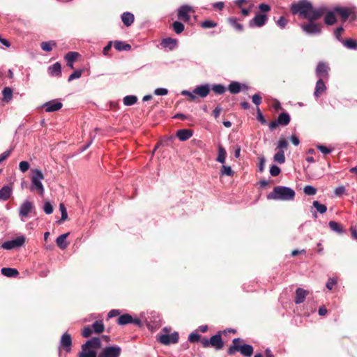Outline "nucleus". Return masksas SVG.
<instances>
[{
  "mask_svg": "<svg viewBox=\"0 0 357 357\" xmlns=\"http://www.w3.org/2000/svg\"><path fill=\"white\" fill-rule=\"evenodd\" d=\"M291 10L294 15L299 14L301 17L307 20H318L326 12V8L323 6L314 8L307 0H301L292 4Z\"/></svg>",
  "mask_w": 357,
  "mask_h": 357,
  "instance_id": "nucleus-1",
  "label": "nucleus"
},
{
  "mask_svg": "<svg viewBox=\"0 0 357 357\" xmlns=\"http://www.w3.org/2000/svg\"><path fill=\"white\" fill-rule=\"evenodd\" d=\"M295 191L289 187L276 186L268 195V199L291 201L294 199Z\"/></svg>",
  "mask_w": 357,
  "mask_h": 357,
  "instance_id": "nucleus-2",
  "label": "nucleus"
},
{
  "mask_svg": "<svg viewBox=\"0 0 357 357\" xmlns=\"http://www.w3.org/2000/svg\"><path fill=\"white\" fill-rule=\"evenodd\" d=\"M100 347V339L98 337H92L81 346L82 351L77 357H97L96 350Z\"/></svg>",
  "mask_w": 357,
  "mask_h": 357,
  "instance_id": "nucleus-3",
  "label": "nucleus"
},
{
  "mask_svg": "<svg viewBox=\"0 0 357 357\" xmlns=\"http://www.w3.org/2000/svg\"><path fill=\"white\" fill-rule=\"evenodd\" d=\"M171 331V328H168L165 327L162 329V332L165 333V334H158L157 335V340L164 344L169 345L170 344H176L178 342L179 335L178 332H174L171 335L168 334Z\"/></svg>",
  "mask_w": 357,
  "mask_h": 357,
  "instance_id": "nucleus-4",
  "label": "nucleus"
},
{
  "mask_svg": "<svg viewBox=\"0 0 357 357\" xmlns=\"http://www.w3.org/2000/svg\"><path fill=\"white\" fill-rule=\"evenodd\" d=\"M33 174L31 190H36L40 195H43L45 190L41 183V180L44 178L43 174L40 170L37 169L33 170Z\"/></svg>",
  "mask_w": 357,
  "mask_h": 357,
  "instance_id": "nucleus-5",
  "label": "nucleus"
},
{
  "mask_svg": "<svg viewBox=\"0 0 357 357\" xmlns=\"http://www.w3.org/2000/svg\"><path fill=\"white\" fill-rule=\"evenodd\" d=\"M307 24H303L301 25L303 31L307 34H318L321 33V26L319 24H316L314 22L316 20H308Z\"/></svg>",
  "mask_w": 357,
  "mask_h": 357,
  "instance_id": "nucleus-6",
  "label": "nucleus"
},
{
  "mask_svg": "<svg viewBox=\"0 0 357 357\" xmlns=\"http://www.w3.org/2000/svg\"><path fill=\"white\" fill-rule=\"evenodd\" d=\"M268 17L265 13L257 12L255 17L250 20L249 26L250 28L261 27L267 22Z\"/></svg>",
  "mask_w": 357,
  "mask_h": 357,
  "instance_id": "nucleus-7",
  "label": "nucleus"
},
{
  "mask_svg": "<svg viewBox=\"0 0 357 357\" xmlns=\"http://www.w3.org/2000/svg\"><path fill=\"white\" fill-rule=\"evenodd\" d=\"M121 349L119 346L106 347L97 357H119Z\"/></svg>",
  "mask_w": 357,
  "mask_h": 357,
  "instance_id": "nucleus-8",
  "label": "nucleus"
},
{
  "mask_svg": "<svg viewBox=\"0 0 357 357\" xmlns=\"http://www.w3.org/2000/svg\"><path fill=\"white\" fill-rule=\"evenodd\" d=\"M117 324L121 326H124L128 324H133L138 326H142V321L138 318H132L129 314H124L120 316L117 319Z\"/></svg>",
  "mask_w": 357,
  "mask_h": 357,
  "instance_id": "nucleus-9",
  "label": "nucleus"
},
{
  "mask_svg": "<svg viewBox=\"0 0 357 357\" xmlns=\"http://www.w3.org/2000/svg\"><path fill=\"white\" fill-rule=\"evenodd\" d=\"M328 71V66L324 62H319L316 68L315 73L319 79L328 80L329 77Z\"/></svg>",
  "mask_w": 357,
  "mask_h": 357,
  "instance_id": "nucleus-10",
  "label": "nucleus"
},
{
  "mask_svg": "<svg viewBox=\"0 0 357 357\" xmlns=\"http://www.w3.org/2000/svg\"><path fill=\"white\" fill-rule=\"evenodd\" d=\"M25 242L24 236H19L13 240L8 241L2 244V248L6 250H11L15 248L21 247Z\"/></svg>",
  "mask_w": 357,
  "mask_h": 357,
  "instance_id": "nucleus-11",
  "label": "nucleus"
},
{
  "mask_svg": "<svg viewBox=\"0 0 357 357\" xmlns=\"http://www.w3.org/2000/svg\"><path fill=\"white\" fill-rule=\"evenodd\" d=\"M239 338H235L233 340L232 345H231L227 350V354L229 355H233L236 351H240L242 355L245 356V344L239 346Z\"/></svg>",
  "mask_w": 357,
  "mask_h": 357,
  "instance_id": "nucleus-12",
  "label": "nucleus"
},
{
  "mask_svg": "<svg viewBox=\"0 0 357 357\" xmlns=\"http://www.w3.org/2000/svg\"><path fill=\"white\" fill-rule=\"evenodd\" d=\"M227 331H219L216 335L210 338V345L217 350L222 349L224 347V342L221 337V333H226Z\"/></svg>",
  "mask_w": 357,
  "mask_h": 357,
  "instance_id": "nucleus-13",
  "label": "nucleus"
},
{
  "mask_svg": "<svg viewBox=\"0 0 357 357\" xmlns=\"http://www.w3.org/2000/svg\"><path fill=\"white\" fill-rule=\"evenodd\" d=\"M60 344L61 347H62L66 352H70L72 347L71 335L68 333H63L61 337Z\"/></svg>",
  "mask_w": 357,
  "mask_h": 357,
  "instance_id": "nucleus-14",
  "label": "nucleus"
},
{
  "mask_svg": "<svg viewBox=\"0 0 357 357\" xmlns=\"http://www.w3.org/2000/svg\"><path fill=\"white\" fill-rule=\"evenodd\" d=\"M33 208V203L29 201H25L20 207L19 215L22 218L26 217Z\"/></svg>",
  "mask_w": 357,
  "mask_h": 357,
  "instance_id": "nucleus-15",
  "label": "nucleus"
},
{
  "mask_svg": "<svg viewBox=\"0 0 357 357\" xmlns=\"http://www.w3.org/2000/svg\"><path fill=\"white\" fill-rule=\"evenodd\" d=\"M63 104L60 102L50 101L43 105V108L46 112H53L61 109Z\"/></svg>",
  "mask_w": 357,
  "mask_h": 357,
  "instance_id": "nucleus-16",
  "label": "nucleus"
},
{
  "mask_svg": "<svg viewBox=\"0 0 357 357\" xmlns=\"http://www.w3.org/2000/svg\"><path fill=\"white\" fill-rule=\"evenodd\" d=\"M192 11V8L189 6H182L180 7L178 11V17L185 22H188L190 20L188 13Z\"/></svg>",
  "mask_w": 357,
  "mask_h": 357,
  "instance_id": "nucleus-17",
  "label": "nucleus"
},
{
  "mask_svg": "<svg viewBox=\"0 0 357 357\" xmlns=\"http://www.w3.org/2000/svg\"><path fill=\"white\" fill-rule=\"evenodd\" d=\"M192 135L193 131L190 129L178 130L176 133V136L182 142L188 140Z\"/></svg>",
  "mask_w": 357,
  "mask_h": 357,
  "instance_id": "nucleus-18",
  "label": "nucleus"
},
{
  "mask_svg": "<svg viewBox=\"0 0 357 357\" xmlns=\"http://www.w3.org/2000/svg\"><path fill=\"white\" fill-rule=\"evenodd\" d=\"M325 79H319L316 83L314 95L316 98L321 96L326 90V86L324 83Z\"/></svg>",
  "mask_w": 357,
  "mask_h": 357,
  "instance_id": "nucleus-19",
  "label": "nucleus"
},
{
  "mask_svg": "<svg viewBox=\"0 0 357 357\" xmlns=\"http://www.w3.org/2000/svg\"><path fill=\"white\" fill-rule=\"evenodd\" d=\"M209 92L210 86L208 84L198 86L194 89V93L202 98L206 97Z\"/></svg>",
  "mask_w": 357,
  "mask_h": 357,
  "instance_id": "nucleus-20",
  "label": "nucleus"
},
{
  "mask_svg": "<svg viewBox=\"0 0 357 357\" xmlns=\"http://www.w3.org/2000/svg\"><path fill=\"white\" fill-rule=\"evenodd\" d=\"M161 45L169 50H173L177 46V40L172 38H164L161 41Z\"/></svg>",
  "mask_w": 357,
  "mask_h": 357,
  "instance_id": "nucleus-21",
  "label": "nucleus"
},
{
  "mask_svg": "<svg viewBox=\"0 0 357 357\" xmlns=\"http://www.w3.org/2000/svg\"><path fill=\"white\" fill-rule=\"evenodd\" d=\"M12 188L9 185H4L0 189V200L7 201L11 196Z\"/></svg>",
  "mask_w": 357,
  "mask_h": 357,
  "instance_id": "nucleus-22",
  "label": "nucleus"
},
{
  "mask_svg": "<svg viewBox=\"0 0 357 357\" xmlns=\"http://www.w3.org/2000/svg\"><path fill=\"white\" fill-rule=\"evenodd\" d=\"M307 295V291L302 288H298L296 290V297H295V303L296 304H300L304 302L306 296Z\"/></svg>",
  "mask_w": 357,
  "mask_h": 357,
  "instance_id": "nucleus-23",
  "label": "nucleus"
},
{
  "mask_svg": "<svg viewBox=\"0 0 357 357\" xmlns=\"http://www.w3.org/2000/svg\"><path fill=\"white\" fill-rule=\"evenodd\" d=\"M334 12L337 13L344 22L348 19L351 14V10L347 8L337 7L334 8Z\"/></svg>",
  "mask_w": 357,
  "mask_h": 357,
  "instance_id": "nucleus-24",
  "label": "nucleus"
},
{
  "mask_svg": "<svg viewBox=\"0 0 357 357\" xmlns=\"http://www.w3.org/2000/svg\"><path fill=\"white\" fill-rule=\"evenodd\" d=\"M68 235L69 233L61 234L59 236H58L56 240L57 246L61 250L66 249L68 245V243L66 242V238L68 236Z\"/></svg>",
  "mask_w": 357,
  "mask_h": 357,
  "instance_id": "nucleus-25",
  "label": "nucleus"
},
{
  "mask_svg": "<svg viewBox=\"0 0 357 357\" xmlns=\"http://www.w3.org/2000/svg\"><path fill=\"white\" fill-rule=\"evenodd\" d=\"M48 72L52 76L60 77L61 75V66L59 62L48 68Z\"/></svg>",
  "mask_w": 357,
  "mask_h": 357,
  "instance_id": "nucleus-26",
  "label": "nucleus"
},
{
  "mask_svg": "<svg viewBox=\"0 0 357 357\" xmlns=\"http://www.w3.org/2000/svg\"><path fill=\"white\" fill-rule=\"evenodd\" d=\"M134 20V15L131 13L126 12L121 15V20L126 26H130L133 23Z\"/></svg>",
  "mask_w": 357,
  "mask_h": 357,
  "instance_id": "nucleus-27",
  "label": "nucleus"
},
{
  "mask_svg": "<svg viewBox=\"0 0 357 357\" xmlns=\"http://www.w3.org/2000/svg\"><path fill=\"white\" fill-rule=\"evenodd\" d=\"M1 272L2 275L8 278H15L19 275L18 271L13 268H3Z\"/></svg>",
  "mask_w": 357,
  "mask_h": 357,
  "instance_id": "nucleus-28",
  "label": "nucleus"
},
{
  "mask_svg": "<svg viewBox=\"0 0 357 357\" xmlns=\"http://www.w3.org/2000/svg\"><path fill=\"white\" fill-rule=\"evenodd\" d=\"M91 328L94 333L100 334L105 330V326L102 320H97L93 323Z\"/></svg>",
  "mask_w": 357,
  "mask_h": 357,
  "instance_id": "nucleus-29",
  "label": "nucleus"
},
{
  "mask_svg": "<svg viewBox=\"0 0 357 357\" xmlns=\"http://www.w3.org/2000/svg\"><path fill=\"white\" fill-rule=\"evenodd\" d=\"M114 48L118 51H129L131 45L122 41L116 40L114 43Z\"/></svg>",
  "mask_w": 357,
  "mask_h": 357,
  "instance_id": "nucleus-30",
  "label": "nucleus"
},
{
  "mask_svg": "<svg viewBox=\"0 0 357 357\" xmlns=\"http://www.w3.org/2000/svg\"><path fill=\"white\" fill-rule=\"evenodd\" d=\"M278 123L281 126H287L290 122V116L289 114L283 112L279 114L278 117Z\"/></svg>",
  "mask_w": 357,
  "mask_h": 357,
  "instance_id": "nucleus-31",
  "label": "nucleus"
},
{
  "mask_svg": "<svg viewBox=\"0 0 357 357\" xmlns=\"http://www.w3.org/2000/svg\"><path fill=\"white\" fill-rule=\"evenodd\" d=\"M328 225L331 229L336 233L343 234L344 232L342 226L335 221H330Z\"/></svg>",
  "mask_w": 357,
  "mask_h": 357,
  "instance_id": "nucleus-32",
  "label": "nucleus"
},
{
  "mask_svg": "<svg viewBox=\"0 0 357 357\" xmlns=\"http://www.w3.org/2000/svg\"><path fill=\"white\" fill-rule=\"evenodd\" d=\"M228 21L231 26H232L236 31L242 32L243 31V25L238 22L236 17H229Z\"/></svg>",
  "mask_w": 357,
  "mask_h": 357,
  "instance_id": "nucleus-33",
  "label": "nucleus"
},
{
  "mask_svg": "<svg viewBox=\"0 0 357 357\" xmlns=\"http://www.w3.org/2000/svg\"><path fill=\"white\" fill-rule=\"evenodd\" d=\"M226 156L227 152L225 149L222 146H219L218 155L216 160L222 164H224L225 162Z\"/></svg>",
  "mask_w": 357,
  "mask_h": 357,
  "instance_id": "nucleus-34",
  "label": "nucleus"
},
{
  "mask_svg": "<svg viewBox=\"0 0 357 357\" xmlns=\"http://www.w3.org/2000/svg\"><path fill=\"white\" fill-rule=\"evenodd\" d=\"M229 91L231 93L236 94L241 91V86L238 82H232L228 87Z\"/></svg>",
  "mask_w": 357,
  "mask_h": 357,
  "instance_id": "nucleus-35",
  "label": "nucleus"
},
{
  "mask_svg": "<svg viewBox=\"0 0 357 357\" xmlns=\"http://www.w3.org/2000/svg\"><path fill=\"white\" fill-rule=\"evenodd\" d=\"M334 10L333 12L328 13L324 18V22L328 25H332L335 23L336 18L335 16Z\"/></svg>",
  "mask_w": 357,
  "mask_h": 357,
  "instance_id": "nucleus-36",
  "label": "nucleus"
},
{
  "mask_svg": "<svg viewBox=\"0 0 357 357\" xmlns=\"http://www.w3.org/2000/svg\"><path fill=\"white\" fill-rule=\"evenodd\" d=\"M3 96V100L6 102H9L13 97V90L10 87H5L2 91Z\"/></svg>",
  "mask_w": 357,
  "mask_h": 357,
  "instance_id": "nucleus-37",
  "label": "nucleus"
},
{
  "mask_svg": "<svg viewBox=\"0 0 357 357\" xmlns=\"http://www.w3.org/2000/svg\"><path fill=\"white\" fill-rule=\"evenodd\" d=\"M342 44L351 50H356L357 49V41L353 39H347L345 40H342Z\"/></svg>",
  "mask_w": 357,
  "mask_h": 357,
  "instance_id": "nucleus-38",
  "label": "nucleus"
},
{
  "mask_svg": "<svg viewBox=\"0 0 357 357\" xmlns=\"http://www.w3.org/2000/svg\"><path fill=\"white\" fill-rule=\"evenodd\" d=\"M56 44L54 41H47V42H43L40 44L41 49L43 51L50 52L52 50V47L54 46H56Z\"/></svg>",
  "mask_w": 357,
  "mask_h": 357,
  "instance_id": "nucleus-39",
  "label": "nucleus"
},
{
  "mask_svg": "<svg viewBox=\"0 0 357 357\" xmlns=\"http://www.w3.org/2000/svg\"><path fill=\"white\" fill-rule=\"evenodd\" d=\"M274 160L280 164L285 162L284 152L283 150H279L274 155Z\"/></svg>",
  "mask_w": 357,
  "mask_h": 357,
  "instance_id": "nucleus-40",
  "label": "nucleus"
},
{
  "mask_svg": "<svg viewBox=\"0 0 357 357\" xmlns=\"http://www.w3.org/2000/svg\"><path fill=\"white\" fill-rule=\"evenodd\" d=\"M137 98L135 96H126L123 98V103L126 106H130L136 103Z\"/></svg>",
  "mask_w": 357,
  "mask_h": 357,
  "instance_id": "nucleus-41",
  "label": "nucleus"
},
{
  "mask_svg": "<svg viewBox=\"0 0 357 357\" xmlns=\"http://www.w3.org/2000/svg\"><path fill=\"white\" fill-rule=\"evenodd\" d=\"M312 204H313V206L321 214L326 213L327 211V207L324 204L319 203L318 201H314Z\"/></svg>",
  "mask_w": 357,
  "mask_h": 357,
  "instance_id": "nucleus-42",
  "label": "nucleus"
},
{
  "mask_svg": "<svg viewBox=\"0 0 357 357\" xmlns=\"http://www.w3.org/2000/svg\"><path fill=\"white\" fill-rule=\"evenodd\" d=\"M221 176H231L234 174V172L231 169L230 166L228 165H222L220 169Z\"/></svg>",
  "mask_w": 357,
  "mask_h": 357,
  "instance_id": "nucleus-43",
  "label": "nucleus"
},
{
  "mask_svg": "<svg viewBox=\"0 0 357 357\" xmlns=\"http://www.w3.org/2000/svg\"><path fill=\"white\" fill-rule=\"evenodd\" d=\"M79 53L75 52H69L65 55V59L67 62H74L79 56Z\"/></svg>",
  "mask_w": 357,
  "mask_h": 357,
  "instance_id": "nucleus-44",
  "label": "nucleus"
},
{
  "mask_svg": "<svg viewBox=\"0 0 357 357\" xmlns=\"http://www.w3.org/2000/svg\"><path fill=\"white\" fill-rule=\"evenodd\" d=\"M174 31L177 33L179 34L182 33L184 30V25L178 21H176L172 24Z\"/></svg>",
  "mask_w": 357,
  "mask_h": 357,
  "instance_id": "nucleus-45",
  "label": "nucleus"
},
{
  "mask_svg": "<svg viewBox=\"0 0 357 357\" xmlns=\"http://www.w3.org/2000/svg\"><path fill=\"white\" fill-rule=\"evenodd\" d=\"M59 210L61 213V218L59 222H61L62 221H65L68 218V213H67V211H66L64 204L61 203L59 204Z\"/></svg>",
  "mask_w": 357,
  "mask_h": 357,
  "instance_id": "nucleus-46",
  "label": "nucleus"
},
{
  "mask_svg": "<svg viewBox=\"0 0 357 357\" xmlns=\"http://www.w3.org/2000/svg\"><path fill=\"white\" fill-rule=\"evenodd\" d=\"M212 90L218 95L223 94L226 91V88L222 84H216L212 87Z\"/></svg>",
  "mask_w": 357,
  "mask_h": 357,
  "instance_id": "nucleus-47",
  "label": "nucleus"
},
{
  "mask_svg": "<svg viewBox=\"0 0 357 357\" xmlns=\"http://www.w3.org/2000/svg\"><path fill=\"white\" fill-rule=\"evenodd\" d=\"M303 192L307 195H314L317 193V189L312 185L304 187Z\"/></svg>",
  "mask_w": 357,
  "mask_h": 357,
  "instance_id": "nucleus-48",
  "label": "nucleus"
},
{
  "mask_svg": "<svg viewBox=\"0 0 357 357\" xmlns=\"http://www.w3.org/2000/svg\"><path fill=\"white\" fill-rule=\"evenodd\" d=\"M201 26L204 29H210L216 26L217 24L211 20H205L202 22Z\"/></svg>",
  "mask_w": 357,
  "mask_h": 357,
  "instance_id": "nucleus-49",
  "label": "nucleus"
},
{
  "mask_svg": "<svg viewBox=\"0 0 357 357\" xmlns=\"http://www.w3.org/2000/svg\"><path fill=\"white\" fill-rule=\"evenodd\" d=\"M83 70H75L74 73H73L68 77V81L71 82L72 80L75 79H78L82 76Z\"/></svg>",
  "mask_w": 357,
  "mask_h": 357,
  "instance_id": "nucleus-50",
  "label": "nucleus"
},
{
  "mask_svg": "<svg viewBox=\"0 0 357 357\" xmlns=\"http://www.w3.org/2000/svg\"><path fill=\"white\" fill-rule=\"evenodd\" d=\"M43 210L46 214H51L54 211V208L50 202H45Z\"/></svg>",
  "mask_w": 357,
  "mask_h": 357,
  "instance_id": "nucleus-51",
  "label": "nucleus"
},
{
  "mask_svg": "<svg viewBox=\"0 0 357 357\" xmlns=\"http://www.w3.org/2000/svg\"><path fill=\"white\" fill-rule=\"evenodd\" d=\"M344 32V29L342 27V26H340V27H337L335 31H334V35H335V37L337 38V40H338L339 41H340L341 43L342 42V39L341 38V36L342 34V33Z\"/></svg>",
  "mask_w": 357,
  "mask_h": 357,
  "instance_id": "nucleus-52",
  "label": "nucleus"
},
{
  "mask_svg": "<svg viewBox=\"0 0 357 357\" xmlns=\"http://www.w3.org/2000/svg\"><path fill=\"white\" fill-rule=\"evenodd\" d=\"M287 146H288L287 141L285 139L282 138V139H280V140L278 141L277 148L279 150H283L284 151V149L287 148Z\"/></svg>",
  "mask_w": 357,
  "mask_h": 357,
  "instance_id": "nucleus-53",
  "label": "nucleus"
},
{
  "mask_svg": "<svg viewBox=\"0 0 357 357\" xmlns=\"http://www.w3.org/2000/svg\"><path fill=\"white\" fill-rule=\"evenodd\" d=\"M30 167L29 163L27 161H22L19 164V168L23 173L26 172Z\"/></svg>",
  "mask_w": 357,
  "mask_h": 357,
  "instance_id": "nucleus-54",
  "label": "nucleus"
},
{
  "mask_svg": "<svg viewBox=\"0 0 357 357\" xmlns=\"http://www.w3.org/2000/svg\"><path fill=\"white\" fill-rule=\"evenodd\" d=\"M201 339V335L196 333H192L188 337V340L190 342H197Z\"/></svg>",
  "mask_w": 357,
  "mask_h": 357,
  "instance_id": "nucleus-55",
  "label": "nucleus"
},
{
  "mask_svg": "<svg viewBox=\"0 0 357 357\" xmlns=\"http://www.w3.org/2000/svg\"><path fill=\"white\" fill-rule=\"evenodd\" d=\"M280 173V169L277 165H273L270 168V174L273 176H277Z\"/></svg>",
  "mask_w": 357,
  "mask_h": 357,
  "instance_id": "nucleus-56",
  "label": "nucleus"
},
{
  "mask_svg": "<svg viewBox=\"0 0 357 357\" xmlns=\"http://www.w3.org/2000/svg\"><path fill=\"white\" fill-rule=\"evenodd\" d=\"M257 119L261 123V124H266V121L265 118L264 117L259 107H257Z\"/></svg>",
  "mask_w": 357,
  "mask_h": 357,
  "instance_id": "nucleus-57",
  "label": "nucleus"
},
{
  "mask_svg": "<svg viewBox=\"0 0 357 357\" xmlns=\"http://www.w3.org/2000/svg\"><path fill=\"white\" fill-rule=\"evenodd\" d=\"M252 102L257 107L261 103L262 98L259 93H255L252 97Z\"/></svg>",
  "mask_w": 357,
  "mask_h": 357,
  "instance_id": "nucleus-58",
  "label": "nucleus"
},
{
  "mask_svg": "<svg viewBox=\"0 0 357 357\" xmlns=\"http://www.w3.org/2000/svg\"><path fill=\"white\" fill-rule=\"evenodd\" d=\"M181 93L182 95L188 96L190 98V100L191 101H195L197 99L196 94L194 93V91L192 92H190L188 91H183Z\"/></svg>",
  "mask_w": 357,
  "mask_h": 357,
  "instance_id": "nucleus-59",
  "label": "nucleus"
},
{
  "mask_svg": "<svg viewBox=\"0 0 357 357\" xmlns=\"http://www.w3.org/2000/svg\"><path fill=\"white\" fill-rule=\"evenodd\" d=\"M336 284H337L336 279H335L333 278H329V280H328V282L326 283V288L329 290H331Z\"/></svg>",
  "mask_w": 357,
  "mask_h": 357,
  "instance_id": "nucleus-60",
  "label": "nucleus"
},
{
  "mask_svg": "<svg viewBox=\"0 0 357 357\" xmlns=\"http://www.w3.org/2000/svg\"><path fill=\"white\" fill-rule=\"evenodd\" d=\"M259 12L261 13H267L271 10V7L268 4L261 3L259 5Z\"/></svg>",
  "mask_w": 357,
  "mask_h": 357,
  "instance_id": "nucleus-61",
  "label": "nucleus"
},
{
  "mask_svg": "<svg viewBox=\"0 0 357 357\" xmlns=\"http://www.w3.org/2000/svg\"><path fill=\"white\" fill-rule=\"evenodd\" d=\"M317 148L324 154H329L331 153V149H328V147L324 146V145H317Z\"/></svg>",
  "mask_w": 357,
  "mask_h": 357,
  "instance_id": "nucleus-62",
  "label": "nucleus"
},
{
  "mask_svg": "<svg viewBox=\"0 0 357 357\" xmlns=\"http://www.w3.org/2000/svg\"><path fill=\"white\" fill-rule=\"evenodd\" d=\"M277 24L282 29L284 28L287 24V20L283 16H281L280 19L276 22Z\"/></svg>",
  "mask_w": 357,
  "mask_h": 357,
  "instance_id": "nucleus-63",
  "label": "nucleus"
},
{
  "mask_svg": "<svg viewBox=\"0 0 357 357\" xmlns=\"http://www.w3.org/2000/svg\"><path fill=\"white\" fill-rule=\"evenodd\" d=\"M92 334V329L89 326L84 327L82 330V335L84 337H89Z\"/></svg>",
  "mask_w": 357,
  "mask_h": 357,
  "instance_id": "nucleus-64",
  "label": "nucleus"
}]
</instances>
